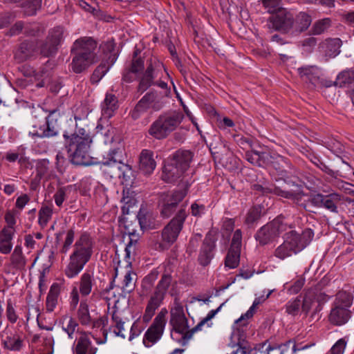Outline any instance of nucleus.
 Instances as JSON below:
<instances>
[{"label": "nucleus", "instance_id": "19", "mask_svg": "<svg viewBox=\"0 0 354 354\" xmlns=\"http://www.w3.org/2000/svg\"><path fill=\"white\" fill-rule=\"evenodd\" d=\"M58 115L57 111L50 112L46 118V127L44 129H40L39 131L32 133V135L39 138H49L56 136L59 129V124L57 123Z\"/></svg>", "mask_w": 354, "mask_h": 354}, {"label": "nucleus", "instance_id": "39", "mask_svg": "<svg viewBox=\"0 0 354 354\" xmlns=\"http://www.w3.org/2000/svg\"><path fill=\"white\" fill-rule=\"evenodd\" d=\"M5 337L2 339V343L5 348L11 351H19L22 347V341L19 337L10 335V333H5Z\"/></svg>", "mask_w": 354, "mask_h": 354}, {"label": "nucleus", "instance_id": "57", "mask_svg": "<svg viewBox=\"0 0 354 354\" xmlns=\"http://www.w3.org/2000/svg\"><path fill=\"white\" fill-rule=\"evenodd\" d=\"M347 339L346 337L341 338L330 348V354H343L346 346Z\"/></svg>", "mask_w": 354, "mask_h": 354}, {"label": "nucleus", "instance_id": "18", "mask_svg": "<svg viewBox=\"0 0 354 354\" xmlns=\"http://www.w3.org/2000/svg\"><path fill=\"white\" fill-rule=\"evenodd\" d=\"M147 70L142 76L138 87V91L140 93L145 92L153 84V80L157 75L156 71L160 67V64L156 60L153 62L151 59L147 61Z\"/></svg>", "mask_w": 354, "mask_h": 354}, {"label": "nucleus", "instance_id": "15", "mask_svg": "<svg viewBox=\"0 0 354 354\" xmlns=\"http://www.w3.org/2000/svg\"><path fill=\"white\" fill-rule=\"evenodd\" d=\"M328 296L322 292L308 290L301 301V312L307 315L310 312L316 313L321 310V306L326 302Z\"/></svg>", "mask_w": 354, "mask_h": 354}, {"label": "nucleus", "instance_id": "32", "mask_svg": "<svg viewBox=\"0 0 354 354\" xmlns=\"http://www.w3.org/2000/svg\"><path fill=\"white\" fill-rule=\"evenodd\" d=\"M118 99L111 93H106L105 99L102 104V115L106 118H111L118 109Z\"/></svg>", "mask_w": 354, "mask_h": 354}, {"label": "nucleus", "instance_id": "54", "mask_svg": "<svg viewBox=\"0 0 354 354\" xmlns=\"http://www.w3.org/2000/svg\"><path fill=\"white\" fill-rule=\"evenodd\" d=\"M171 282V277L169 274H163L158 282L156 291L165 295Z\"/></svg>", "mask_w": 354, "mask_h": 354}, {"label": "nucleus", "instance_id": "2", "mask_svg": "<svg viewBox=\"0 0 354 354\" xmlns=\"http://www.w3.org/2000/svg\"><path fill=\"white\" fill-rule=\"evenodd\" d=\"M223 304H222L215 310H210L207 316L195 327L190 331H187L189 328L188 321L185 317L183 306L180 303L176 301L174 307L170 310V324L176 332L180 334H185V337L190 338L194 333L202 330L205 326H207V328H210L212 326V319L221 310Z\"/></svg>", "mask_w": 354, "mask_h": 354}, {"label": "nucleus", "instance_id": "20", "mask_svg": "<svg viewBox=\"0 0 354 354\" xmlns=\"http://www.w3.org/2000/svg\"><path fill=\"white\" fill-rule=\"evenodd\" d=\"M310 346H297L295 343L288 341L284 344L279 347H271L268 346L266 348V351L261 354H304V350L308 349Z\"/></svg>", "mask_w": 354, "mask_h": 354}, {"label": "nucleus", "instance_id": "22", "mask_svg": "<svg viewBox=\"0 0 354 354\" xmlns=\"http://www.w3.org/2000/svg\"><path fill=\"white\" fill-rule=\"evenodd\" d=\"M156 167V161L153 151L143 149L139 156V169L144 174H151Z\"/></svg>", "mask_w": 354, "mask_h": 354}, {"label": "nucleus", "instance_id": "42", "mask_svg": "<svg viewBox=\"0 0 354 354\" xmlns=\"http://www.w3.org/2000/svg\"><path fill=\"white\" fill-rule=\"evenodd\" d=\"M53 214V209L52 207L43 205L38 212V223L41 228L47 226L48 223L51 219Z\"/></svg>", "mask_w": 354, "mask_h": 354}, {"label": "nucleus", "instance_id": "48", "mask_svg": "<svg viewBox=\"0 0 354 354\" xmlns=\"http://www.w3.org/2000/svg\"><path fill=\"white\" fill-rule=\"evenodd\" d=\"M354 82V71L346 70L340 73L336 80V84L339 86H344Z\"/></svg>", "mask_w": 354, "mask_h": 354}, {"label": "nucleus", "instance_id": "41", "mask_svg": "<svg viewBox=\"0 0 354 354\" xmlns=\"http://www.w3.org/2000/svg\"><path fill=\"white\" fill-rule=\"evenodd\" d=\"M240 250L230 248L228 250L225 261V266L229 269L236 268L240 261Z\"/></svg>", "mask_w": 354, "mask_h": 354}, {"label": "nucleus", "instance_id": "33", "mask_svg": "<svg viewBox=\"0 0 354 354\" xmlns=\"http://www.w3.org/2000/svg\"><path fill=\"white\" fill-rule=\"evenodd\" d=\"M270 294L271 292L270 291L266 295H263L256 297L249 310L245 314L242 315L240 318L236 321V322H240L242 323L243 325H245L246 320L252 317L258 306L265 301L269 297Z\"/></svg>", "mask_w": 354, "mask_h": 354}, {"label": "nucleus", "instance_id": "16", "mask_svg": "<svg viewBox=\"0 0 354 354\" xmlns=\"http://www.w3.org/2000/svg\"><path fill=\"white\" fill-rule=\"evenodd\" d=\"M118 153V150H113L109 153V160L104 162L105 165H110L115 171V174L118 178H122L123 183L129 185L132 181L133 177L131 167L120 161L118 162L114 156Z\"/></svg>", "mask_w": 354, "mask_h": 354}, {"label": "nucleus", "instance_id": "56", "mask_svg": "<svg viewBox=\"0 0 354 354\" xmlns=\"http://www.w3.org/2000/svg\"><path fill=\"white\" fill-rule=\"evenodd\" d=\"M49 162L46 159L37 160L36 170L40 178L46 177L48 175Z\"/></svg>", "mask_w": 354, "mask_h": 354}, {"label": "nucleus", "instance_id": "60", "mask_svg": "<svg viewBox=\"0 0 354 354\" xmlns=\"http://www.w3.org/2000/svg\"><path fill=\"white\" fill-rule=\"evenodd\" d=\"M6 316L11 323H15L18 319V316L11 301H8L7 302Z\"/></svg>", "mask_w": 354, "mask_h": 354}, {"label": "nucleus", "instance_id": "23", "mask_svg": "<svg viewBox=\"0 0 354 354\" xmlns=\"http://www.w3.org/2000/svg\"><path fill=\"white\" fill-rule=\"evenodd\" d=\"M97 348L91 345L89 334L86 332H80L79 337L76 338L73 353L74 354H95Z\"/></svg>", "mask_w": 354, "mask_h": 354}, {"label": "nucleus", "instance_id": "46", "mask_svg": "<svg viewBox=\"0 0 354 354\" xmlns=\"http://www.w3.org/2000/svg\"><path fill=\"white\" fill-rule=\"evenodd\" d=\"M274 193L278 196H281L286 198L293 199L297 203H299V205L301 206H303L305 209H306L308 207V204L305 203L306 200H304V203L301 202L302 198L306 196L304 194H295L292 192H287V191L281 190L278 188L274 189Z\"/></svg>", "mask_w": 354, "mask_h": 354}, {"label": "nucleus", "instance_id": "21", "mask_svg": "<svg viewBox=\"0 0 354 354\" xmlns=\"http://www.w3.org/2000/svg\"><path fill=\"white\" fill-rule=\"evenodd\" d=\"M157 97V93L154 92H149L145 95L131 112L133 119L137 120L140 118L149 109Z\"/></svg>", "mask_w": 354, "mask_h": 354}, {"label": "nucleus", "instance_id": "55", "mask_svg": "<svg viewBox=\"0 0 354 354\" xmlns=\"http://www.w3.org/2000/svg\"><path fill=\"white\" fill-rule=\"evenodd\" d=\"M42 0H29L24 6L25 12L28 15H35L41 7Z\"/></svg>", "mask_w": 354, "mask_h": 354}, {"label": "nucleus", "instance_id": "12", "mask_svg": "<svg viewBox=\"0 0 354 354\" xmlns=\"http://www.w3.org/2000/svg\"><path fill=\"white\" fill-rule=\"evenodd\" d=\"M186 218L184 209L178 211L177 215L165 227L162 232V242L167 245L174 243L183 226Z\"/></svg>", "mask_w": 354, "mask_h": 354}, {"label": "nucleus", "instance_id": "47", "mask_svg": "<svg viewBox=\"0 0 354 354\" xmlns=\"http://www.w3.org/2000/svg\"><path fill=\"white\" fill-rule=\"evenodd\" d=\"M268 154L266 153H259L257 151H248L245 153V158L251 164L263 167L264 165V160Z\"/></svg>", "mask_w": 354, "mask_h": 354}, {"label": "nucleus", "instance_id": "28", "mask_svg": "<svg viewBox=\"0 0 354 354\" xmlns=\"http://www.w3.org/2000/svg\"><path fill=\"white\" fill-rule=\"evenodd\" d=\"M37 50V44L35 41H25L21 44L15 53V58L23 62L32 56Z\"/></svg>", "mask_w": 354, "mask_h": 354}, {"label": "nucleus", "instance_id": "31", "mask_svg": "<svg viewBox=\"0 0 354 354\" xmlns=\"http://www.w3.org/2000/svg\"><path fill=\"white\" fill-rule=\"evenodd\" d=\"M311 23L312 18L310 15L304 12H299L295 17L293 35L306 31Z\"/></svg>", "mask_w": 354, "mask_h": 354}, {"label": "nucleus", "instance_id": "44", "mask_svg": "<svg viewBox=\"0 0 354 354\" xmlns=\"http://www.w3.org/2000/svg\"><path fill=\"white\" fill-rule=\"evenodd\" d=\"M213 257V245L210 243H204L199 254L198 260L203 266H207Z\"/></svg>", "mask_w": 354, "mask_h": 354}, {"label": "nucleus", "instance_id": "13", "mask_svg": "<svg viewBox=\"0 0 354 354\" xmlns=\"http://www.w3.org/2000/svg\"><path fill=\"white\" fill-rule=\"evenodd\" d=\"M294 20V13L286 9H281L270 19V23L274 30L293 35Z\"/></svg>", "mask_w": 354, "mask_h": 354}, {"label": "nucleus", "instance_id": "62", "mask_svg": "<svg viewBox=\"0 0 354 354\" xmlns=\"http://www.w3.org/2000/svg\"><path fill=\"white\" fill-rule=\"evenodd\" d=\"M242 234L240 230H237L234 232L230 248L234 249H238L241 250V246Z\"/></svg>", "mask_w": 354, "mask_h": 354}, {"label": "nucleus", "instance_id": "29", "mask_svg": "<svg viewBox=\"0 0 354 354\" xmlns=\"http://www.w3.org/2000/svg\"><path fill=\"white\" fill-rule=\"evenodd\" d=\"M42 341H40V337L35 335L32 339V344H37L41 342V345H37L36 347L40 352V354H53L54 339L52 335H42Z\"/></svg>", "mask_w": 354, "mask_h": 354}, {"label": "nucleus", "instance_id": "8", "mask_svg": "<svg viewBox=\"0 0 354 354\" xmlns=\"http://www.w3.org/2000/svg\"><path fill=\"white\" fill-rule=\"evenodd\" d=\"M352 300V296L346 291H339L336 295L328 318L331 324L341 326L348 321L351 314L349 308Z\"/></svg>", "mask_w": 354, "mask_h": 354}, {"label": "nucleus", "instance_id": "53", "mask_svg": "<svg viewBox=\"0 0 354 354\" xmlns=\"http://www.w3.org/2000/svg\"><path fill=\"white\" fill-rule=\"evenodd\" d=\"M75 239V232L73 230H68L65 233V237L60 252L66 254L71 248Z\"/></svg>", "mask_w": 354, "mask_h": 354}, {"label": "nucleus", "instance_id": "34", "mask_svg": "<svg viewBox=\"0 0 354 354\" xmlns=\"http://www.w3.org/2000/svg\"><path fill=\"white\" fill-rule=\"evenodd\" d=\"M15 234L12 230H2L0 232V252L8 254L12 248V240Z\"/></svg>", "mask_w": 354, "mask_h": 354}, {"label": "nucleus", "instance_id": "52", "mask_svg": "<svg viewBox=\"0 0 354 354\" xmlns=\"http://www.w3.org/2000/svg\"><path fill=\"white\" fill-rule=\"evenodd\" d=\"M261 210L262 209L259 206L250 209L245 217V223L252 225L256 222L261 216Z\"/></svg>", "mask_w": 354, "mask_h": 354}, {"label": "nucleus", "instance_id": "11", "mask_svg": "<svg viewBox=\"0 0 354 354\" xmlns=\"http://www.w3.org/2000/svg\"><path fill=\"white\" fill-rule=\"evenodd\" d=\"M167 310L162 309L154 319L153 324L147 329L143 339L144 344L151 346L162 337L166 325Z\"/></svg>", "mask_w": 354, "mask_h": 354}, {"label": "nucleus", "instance_id": "51", "mask_svg": "<svg viewBox=\"0 0 354 354\" xmlns=\"http://www.w3.org/2000/svg\"><path fill=\"white\" fill-rule=\"evenodd\" d=\"M331 24V21L329 18H324L318 20L313 24L311 31L314 35H320L326 31Z\"/></svg>", "mask_w": 354, "mask_h": 354}, {"label": "nucleus", "instance_id": "5", "mask_svg": "<svg viewBox=\"0 0 354 354\" xmlns=\"http://www.w3.org/2000/svg\"><path fill=\"white\" fill-rule=\"evenodd\" d=\"M97 43L91 37H84L75 41L73 50L75 55L71 63L73 72L80 73L97 61L95 50Z\"/></svg>", "mask_w": 354, "mask_h": 354}, {"label": "nucleus", "instance_id": "59", "mask_svg": "<svg viewBox=\"0 0 354 354\" xmlns=\"http://www.w3.org/2000/svg\"><path fill=\"white\" fill-rule=\"evenodd\" d=\"M281 0H262L263 6L268 12L272 13L279 10Z\"/></svg>", "mask_w": 354, "mask_h": 354}, {"label": "nucleus", "instance_id": "64", "mask_svg": "<svg viewBox=\"0 0 354 354\" xmlns=\"http://www.w3.org/2000/svg\"><path fill=\"white\" fill-rule=\"evenodd\" d=\"M55 204L60 207L66 199V192L64 188H59L54 194Z\"/></svg>", "mask_w": 354, "mask_h": 354}, {"label": "nucleus", "instance_id": "6", "mask_svg": "<svg viewBox=\"0 0 354 354\" xmlns=\"http://www.w3.org/2000/svg\"><path fill=\"white\" fill-rule=\"evenodd\" d=\"M124 252V261H119L115 269V277H120L122 279L121 288L123 292L129 293L134 290L136 281V274L131 269V259L135 252V245L131 241L126 246Z\"/></svg>", "mask_w": 354, "mask_h": 354}, {"label": "nucleus", "instance_id": "3", "mask_svg": "<svg viewBox=\"0 0 354 354\" xmlns=\"http://www.w3.org/2000/svg\"><path fill=\"white\" fill-rule=\"evenodd\" d=\"M288 227L283 236V243L278 246L274 252L275 257L282 260L301 252L314 236V233L310 229H306L299 234L292 230L291 226L288 225Z\"/></svg>", "mask_w": 354, "mask_h": 354}, {"label": "nucleus", "instance_id": "43", "mask_svg": "<svg viewBox=\"0 0 354 354\" xmlns=\"http://www.w3.org/2000/svg\"><path fill=\"white\" fill-rule=\"evenodd\" d=\"M11 263L17 269H23L26 266V260L20 246H16L10 258Z\"/></svg>", "mask_w": 354, "mask_h": 354}, {"label": "nucleus", "instance_id": "10", "mask_svg": "<svg viewBox=\"0 0 354 354\" xmlns=\"http://www.w3.org/2000/svg\"><path fill=\"white\" fill-rule=\"evenodd\" d=\"M288 224L283 218L277 217L270 223L261 227L257 232L255 238L261 245H266L273 241L281 233L288 230Z\"/></svg>", "mask_w": 354, "mask_h": 354}, {"label": "nucleus", "instance_id": "25", "mask_svg": "<svg viewBox=\"0 0 354 354\" xmlns=\"http://www.w3.org/2000/svg\"><path fill=\"white\" fill-rule=\"evenodd\" d=\"M165 295L155 290L151 295L143 315V319L149 322L153 316L156 310L160 306Z\"/></svg>", "mask_w": 354, "mask_h": 354}, {"label": "nucleus", "instance_id": "9", "mask_svg": "<svg viewBox=\"0 0 354 354\" xmlns=\"http://www.w3.org/2000/svg\"><path fill=\"white\" fill-rule=\"evenodd\" d=\"M95 281L93 274L88 272L83 273L79 281L74 283L70 292V306L73 309L76 308L80 302V297L82 299L88 297L93 290Z\"/></svg>", "mask_w": 354, "mask_h": 354}, {"label": "nucleus", "instance_id": "38", "mask_svg": "<svg viewBox=\"0 0 354 354\" xmlns=\"http://www.w3.org/2000/svg\"><path fill=\"white\" fill-rule=\"evenodd\" d=\"M342 197L337 193H332L328 195H324L322 207L331 212H337V205L341 201Z\"/></svg>", "mask_w": 354, "mask_h": 354}, {"label": "nucleus", "instance_id": "63", "mask_svg": "<svg viewBox=\"0 0 354 354\" xmlns=\"http://www.w3.org/2000/svg\"><path fill=\"white\" fill-rule=\"evenodd\" d=\"M323 200L324 195L321 194H313L310 196H308V201L317 207H322Z\"/></svg>", "mask_w": 354, "mask_h": 354}, {"label": "nucleus", "instance_id": "37", "mask_svg": "<svg viewBox=\"0 0 354 354\" xmlns=\"http://www.w3.org/2000/svg\"><path fill=\"white\" fill-rule=\"evenodd\" d=\"M112 322L113 328V333L117 336H120L122 338L126 337L127 331L124 328V322L122 320L121 314L119 311H114L112 315Z\"/></svg>", "mask_w": 354, "mask_h": 354}, {"label": "nucleus", "instance_id": "24", "mask_svg": "<svg viewBox=\"0 0 354 354\" xmlns=\"http://www.w3.org/2000/svg\"><path fill=\"white\" fill-rule=\"evenodd\" d=\"M181 176L183 177V179L186 178L185 173L180 172V169L178 166H176L170 160L165 163L162 174V178L164 181L172 183Z\"/></svg>", "mask_w": 354, "mask_h": 354}, {"label": "nucleus", "instance_id": "50", "mask_svg": "<svg viewBox=\"0 0 354 354\" xmlns=\"http://www.w3.org/2000/svg\"><path fill=\"white\" fill-rule=\"evenodd\" d=\"M301 311V300L299 297L290 300L286 305V312L292 316H296Z\"/></svg>", "mask_w": 354, "mask_h": 354}, {"label": "nucleus", "instance_id": "35", "mask_svg": "<svg viewBox=\"0 0 354 354\" xmlns=\"http://www.w3.org/2000/svg\"><path fill=\"white\" fill-rule=\"evenodd\" d=\"M60 293V286L57 283H53L50 288V290L48 293L46 301V310L48 312H52L54 310L57 304L58 297Z\"/></svg>", "mask_w": 354, "mask_h": 354}, {"label": "nucleus", "instance_id": "17", "mask_svg": "<svg viewBox=\"0 0 354 354\" xmlns=\"http://www.w3.org/2000/svg\"><path fill=\"white\" fill-rule=\"evenodd\" d=\"M342 45V40L339 38L327 39L319 44L318 51L320 55L326 57V59H328L340 53Z\"/></svg>", "mask_w": 354, "mask_h": 354}, {"label": "nucleus", "instance_id": "4", "mask_svg": "<svg viewBox=\"0 0 354 354\" xmlns=\"http://www.w3.org/2000/svg\"><path fill=\"white\" fill-rule=\"evenodd\" d=\"M67 149L71 161L75 165L91 164L89 149L92 142L91 136L84 129H80L71 136L64 133Z\"/></svg>", "mask_w": 354, "mask_h": 354}, {"label": "nucleus", "instance_id": "61", "mask_svg": "<svg viewBox=\"0 0 354 354\" xmlns=\"http://www.w3.org/2000/svg\"><path fill=\"white\" fill-rule=\"evenodd\" d=\"M30 198L26 194H21L17 198L15 202V207L21 211L25 206L29 203Z\"/></svg>", "mask_w": 354, "mask_h": 354}, {"label": "nucleus", "instance_id": "49", "mask_svg": "<svg viewBox=\"0 0 354 354\" xmlns=\"http://www.w3.org/2000/svg\"><path fill=\"white\" fill-rule=\"evenodd\" d=\"M78 326L77 323L71 317H65L62 321V328L68 334L70 339L73 338L74 333Z\"/></svg>", "mask_w": 354, "mask_h": 354}, {"label": "nucleus", "instance_id": "36", "mask_svg": "<svg viewBox=\"0 0 354 354\" xmlns=\"http://www.w3.org/2000/svg\"><path fill=\"white\" fill-rule=\"evenodd\" d=\"M77 318L82 325L87 326L92 323L86 299L80 301V306L77 310Z\"/></svg>", "mask_w": 354, "mask_h": 354}, {"label": "nucleus", "instance_id": "30", "mask_svg": "<svg viewBox=\"0 0 354 354\" xmlns=\"http://www.w3.org/2000/svg\"><path fill=\"white\" fill-rule=\"evenodd\" d=\"M300 77L304 81L315 84L321 74L320 69L316 66H306L297 68Z\"/></svg>", "mask_w": 354, "mask_h": 354}, {"label": "nucleus", "instance_id": "40", "mask_svg": "<svg viewBox=\"0 0 354 354\" xmlns=\"http://www.w3.org/2000/svg\"><path fill=\"white\" fill-rule=\"evenodd\" d=\"M100 48L102 53L105 55L104 58L106 59L105 62H109L111 63V64H113L117 59L116 54L113 52L115 48V44L113 41H106V42L102 44Z\"/></svg>", "mask_w": 354, "mask_h": 354}, {"label": "nucleus", "instance_id": "58", "mask_svg": "<svg viewBox=\"0 0 354 354\" xmlns=\"http://www.w3.org/2000/svg\"><path fill=\"white\" fill-rule=\"evenodd\" d=\"M5 220L8 225L2 230H12V234H15L14 226L16 223V214L15 211L7 212L5 214Z\"/></svg>", "mask_w": 354, "mask_h": 354}, {"label": "nucleus", "instance_id": "27", "mask_svg": "<svg viewBox=\"0 0 354 354\" xmlns=\"http://www.w3.org/2000/svg\"><path fill=\"white\" fill-rule=\"evenodd\" d=\"M63 37L62 28L58 27L54 28L50 33L48 37V41L50 43V48L48 50L46 49V46L42 47L41 53L44 56H49L54 53L55 47L59 44Z\"/></svg>", "mask_w": 354, "mask_h": 354}, {"label": "nucleus", "instance_id": "14", "mask_svg": "<svg viewBox=\"0 0 354 354\" xmlns=\"http://www.w3.org/2000/svg\"><path fill=\"white\" fill-rule=\"evenodd\" d=\"M189 185L190 183L186 180L185 185H182V189L165 196L161 209V214L164 217H169L175 212L178 203L186 196Z\"/></svg>", "mask_w": 354, "mask_h": 354}, {"label": "nucleus", "instance_id": "26", "mask_svg": "<svg viewBox=\"0 0 354 354\" xmlns=\"http://www.w3.org/2000/svg\"><path fill=\"white\" fill-rule=\"evenodd\" d=\"M192 153L189 151H178L170 160L171 162L178 166L181 173H185L189 167V163L192 160Z\"/></svg>", "mask_w": 354, "mask_h": 354}, {"label": "nucleus", "instance_id": "45", "mask_svg": "<svg viewBox=\"0 0 354 354\" xmlns=\"http://www.w3.org/2000/svg\"><path fill=\"white\" fill-rule=\"evenodd\" d=\"M111 63L109 62H102L94 71L91 77V81L93 84L98 83L100 80L106 75V73L109 70L111 66Z\"/></svg>", "mask_w": 354, "mask_h": 354}, {"label": "nucleus", "instance_id": "7", "mask_svg": "<svg viewBox=\"0 0 354 354\" xmlns=\"http://www.w3.org/2000/svg\"><path fill=\"white\" fill-rule=\"evenodd\" d=\"M183 119V115L180 112L162 115L151 124L148 133L153 138L164 139L179 126Z\"/></svg>", "mask_w": 354, "mask_h": 354}, {"label": "nucleus", "instance_id": "1", "mask_svg": "<svg viewBox=\"0 0 354 354\" xmlns=\"http://www.w3.org/2000/svg\"><path fill=\"white\" fill-rule=\"evenodd\" d=\"M93 242L87 234H82L75 241L69 256L64 273L69 279L77 276L90 261L93 254Z\"/></svg>", "mask_w": 354, "mask_h": 354}]
</instances>
